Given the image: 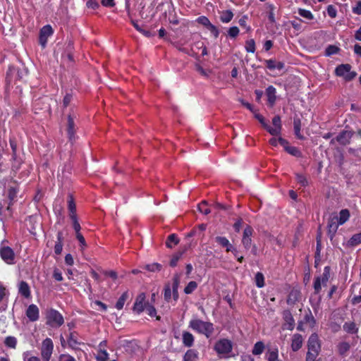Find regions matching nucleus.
Masks as SVG:
<instances>
[{
    "instance_id": "1",
    "label": "nucleus",
    "mask_w": 361,
    "mask_h": 361,
    "mask_svg": "<svg viewBox=\"0 0 361 361\" xmlns=\"http://www.w3.org/2000/svg\"><path fill=\"white\" fill-rule=\"evenodd\" d=\"M188 327L197 334L209 338L214 333V325L210 322H205L198 318H193L189 322Z\"/></svg>"
},
{
    "instance_id": "2",
    "label": "nucleus",
    "mask_w": 361,
    "mask_h": 361,
    "mask_svg": "<svg viewBox=\"0 0 361 361\" xmlns=\"http://www.w3.org/2000/svg\"><path fill=\"white\" fill-rule=\"evenodd\" d=\"M321 351V343L319 336L314 333L310 335L307 341V352L305 361H319L317 359Z\"/></svg>"
},
{
    "instance_id": "3",
    "label": "nucleus",
    "mask_w": 361,
    "mask_h": 361,
    "mask_svg": "<svg viewBox=\"0 0 361 361\" xmlns=\"http://www.w3.org/2000/svg\"><path fill=\"white\" fill-rule=\"evenodd\" d=\"M46 324L53 329L61 326L64 323L63 315L56 310L50 308L45 312Z\"/></svg>"
},
{
    "instance_id": "4",
    "label": "nucleus",
    "mask_w": 361,
    "mask_h": 361,
    "mask_svg": "<svg viewBox=\"0 0 361 361\" xmlns=\"http://www.w3.org/2000/svg\"><path fill=\"white\" fill-rule=\"evenodd\" d=\"M331 268L330 266H326L324 268L323 273L321 276H316L313 283L314 293L317 295L322 290V286H326L327 283L331 277Z\"/></svg>"
},
{
    "instance_id": "5",
    "label": "nucleus",
    "mask_w": 361,
    "mask_h": 361,
    "mask_svg": "<svg viewBox=\"0 0 361 361\" xmlns=\"http://www.w3.org/2000/svg\"><path fill=\"white\" fill-rule=\"evenodd\" d=\"M214 350L219 355L224 357H228V355L232 352L233 343L228 338H221L216 342Z\"/></svg>"
},
{
    "instance_id": "6",
    "label": "nucleus",
    "mask_w": 361,
    "mask_h": 361,
    "mask_svg": "<svg viewBox=\"0 0 361 361\" xmlns=\"http://www.w3.org/2000/svg\"><path fill=\"white\" fill-rule=\"evenodd\" d=\"M351 68L348 63L338 65L335 69V74L337 76L343 77L345 81H351L357 75L356 72L351 71Z\"/></svg>"
},
{
    "instance_id": "7",
    "label": "nucleus",
    "mask_w": 361,
    "mask_h": 361,
    "mask_svg": "<svg viewBox=\"0 0 361 361\" xmlns=\"http://www.w3.org/2000/svg\"><path fill=\"white\" fill-rule=\"evenodd\" d=\"M6 241V240H4L1 242L0 246V257L7 264H14L16 259L15 252L11 247L4 245Z\"/></svg>"
},
{
    "instance_id": "8",
    "label": "nucleus",
    "mask_w": 361,
    "mask_h": 361,
    "mask_svg": "<svg viewBox=\"0 0 361 361\" xmlns=\"http://www.w3.org/2000/svg\"><path fill=\"white\" fill-rule=\"evenodd\" d=\"M353 135V132L350 130H342L336 138L330 141V144L334 145L335 141L338 142L340 145L345 146L350 142V140Z\"/></svg>"
},
{
    "instance_id": "9",
    "label": "nucleus",
    "mask_w": 361,
    "mask_h": 361,
    "mask_svg": "<svg viewBox=\"0 0 361 361\" xmlns=\"http://www.w3.org/2000/svg\"><path fill=\"white\" fill-rule=\"evenodd\" d=\"M54 34V30L50 25L43 26L39 30V43L44 48L47 45L48 38Z\"/></svg>"
},
{
    "instance_id": "10",
    "label": "nucleus",
    "mask_w": 361,
    "mask_h": 361,
    "mask_svg": "<svg viewBox=\"0 0 361 361\" xmlns=\"http://www.w3.org/2000/svg\"><path fill=\"white\" fill-rule=\"evenodd\" d=\"M145 300L146 295L145 293H141L137 296L133 307V311L135 313L140 314L145 310L147 303H149Z\"/></svg>"
},
{
    "instance_id": "11",
    "label": "nucleus",
    "mask_w": 361,
    "mask_h": 361,
    "mask_svg": "<svg viewBox=\"0 0 361 361\" xmlns=\"http://www.w3.org/2000/svg\"><path fill=\"white\" fill-rule=\"evenodd\" d=\"M282 317L283 319L282 329L283 330L293 331L295 323L291 312L289 310H285L282 313Z\"/></svg>"
},
{
    "instance_id": "12",
    "label": "nucleus",
    "mask_w": 361,
    "mask_h": 361,
    "mask_svg": "<svg viewBox=\"0 0 361 361\" xmlns=\"http://www.w3.org/2000/svg\"><path fill=\"white\" fill-rule=\"evenodd\" d=\"M253 232L254 230L250 225H247L243 231L241 243L246 250L251 247Z\"/></svg>"
},
{
    "instance_id": "13",
    "label": "nucleus",
    "mask_w": 361,
    "mask_h": 361,
    "mask_svg": "<svg viewBox=\"0 0 361 361\" xmlns=\"http://www.w3.org/2000/svg\"><path fill=\"white\" fill-rule=\"evenodd\" d=\"M66 132L69 142H71V144H73L76 139V129L74 119L71 114H69L67 117Z\"/></svg>"
},
{
    "instance_id": "14",
    "label": "nucleus",
    "mask_w": 361,
    "mask_h": 361,
    "mask_svg": "<svg viewBox=\"0 0 361 361\" xmlns=\"http://www.w3.org/2000/svg\"><path fill=\"white\" fill-rule=\"evenodd\" d=\"M25 314L30 322H36L39 318V310L36 305L31 304L27 307Z\"/></svg>"
},
{
    "instance_id": "15",
    "label": "nucleus",
    "mask_w": 361,
    "mask_h": 361,
    "mask_svg": "<svg viewBox=\"0 0 361 361\" xmlns=\"http://www.w3.org/2000/svg\"><path fill=\"white\" fill-rule=\"evenodd\" d=\"M272 123L274 128L268 126L267 132L271 135H278L281 133V121L279 116H275L272 118Z\"/></svg>"
},
{
    "instance_id": "16",
    "label": "nucleus",
    "mask_w": 361,
    "mask_h": 361,
    "mask_svg": "<svg viewBox=\"0 0 361 361\" xmlns=\"http://www.w3.org/2000/svg\"><path fill=\"white\" fill-rule=\"evenodd\" d=\"M54 350V343L51 338H45L42 343L41 355L51 356Z\"/></svg>"
},
{
    "instance_id": "17",
    "label": "nucleus",
    "mask_w": 361,
    "mask_h": 361,
    "mask_svg": "<svg viewBox=\"0 0 361 361\" xmlns=\"http://www.w3.org/2000/svg\"><path fill=\"white\" fill-rule=\"evenodd\" d=\"M180 274H175L172 279V295L173 298L175 302H176L179 298V294H178V287L180 285Z\"/></svg>"
},
{
    "instance_id": "18",
    "label": "nucleus",
    "mask_w": 361,
    "mask_h": 361,
    "mask_svg": "<svg viewBox=\"0 0 361 361\" xmlns=\"http://www.w3.org/2000/svg\"><path fill=\"white\" fill-rule=\"evenodd\" d=\"M338 225L339 224L338 223V216H334L329 219L327 224L328 235H329L331 239L333 238L335 233H336Z\"/></svg>"
},
{
    "instance_id": "19",
    "label": "nucleus",
    "mask_w": 361,
    "mask_h": 361,
    "mask_svg": "<svg viewBox=\"0 0 361 361\" xmlns=\"http://www.w3.org/2000/svg\"><path fill=\"white\" fill-rule=\"evenodd\" d=\"M303 339L302 335L295 334L292 337L291 349L293 352L298 351L302 346Z\"/></svg>"
},
{
    "instance_id": "20",
    "label": "nucleus",
    "mask_w": 361,
    "mask_h": 361,
    "mask_svg": "<svg viewBox=\"0 0 361 361\" xmlns=\"http://www.w3.org/2000/svg\"><path fill=\"white\" fill-rule=\"evenodd\" d=\"M264 62L266 63V67L271 71L275 69L281 71L285 66L283 62L276 61L275 59H273L265 60Z\"/></svg>"
},
{
    "instance_id": "21",
    "label": "nucleus",
    "mask_w": 361,
    "mask_h": 361,
    "mask_svg": "<svg viewBox=\"0 0 361 361\" xmlns=\"http://www.w3.org/2000/svg\"><path fill=\"white\" fill-rule=\"evenodd\" d=\"M195 337L189 331H184L182 334V342L184 346L190 348L194 345Z\"/></svg>"
},
{
    "instance_id": "22",
    "label": "nucleus",
    "mask_w": 361,
    "mask_h": 361,
    "mask_svg": "<svg viewBox=\"0 0 361 361\" xmlns=\"http://www.w3.org/2000/svg\"><path fill=\"white\" fill-rule=\"evenodd\" d=\"M18 293L25 298H29L31 297L30 288L26 281H22L20 282L18 286Z\"/></svg>"
},
{
    "instance_id": "23",
    "label": "nucleus",
    "mask_w": 361,
    "mask_h": 361,
    "mask_svg": "<svg viewBox=\"0 0 361 361\" xmlns=\"http://www.w3.org/2000/svg\"><path fill=\"white\" fill-rule=\"evenodd\" d=\"M78 334L76 331H72L69 334V336L67 338V343L68 347L71 349L75 350L77 348V345L80 344L78 341Z\"/></svg>"
},
{
    "instance_id": "24",
    "label": "nucleus",
    "mask_w": 361,
    "mask_h": 361,
    "mask_svg": "<svg viewBox=\"0 0 361 361\" xmlns=\"http://www.w3.org/2000/svg\"><path fill=\"white\" fill-rule=\"evenodd\" d=\"M68 209L69 212V217L77 216L76 214V204L75 202V200L73 197V195L71 193H69L68 195Z\"/></svg>"
},
{
    "instance_id": "25",
    "label": "nucleus",
    "mask_w": 361,
    "mask_h": 361,
    "mask_svg": "<svg viewBox=\"0 0 361 361\" xmlns=\"http://www.w3.org/2000/svg\"><path fill=\"white\" fill-rule=\"evenodd\" d=\"M276 88L272 85H269L266 89V94L267 97V100H268L269 104L271 106H273L276 102Z\"/></svg>"
},
{
    "instance_id": "26",
    "label": "nucleus",
    "mask_w": 361,
    "mask_h": 361,
    "mask_svg": "<svg viewBox=\"0 0 361 361\" xmlns=\"http://www.w3.org/2000/svg\"><path fill=\"white\" fill-rule=\"evenodd\" d=\"M197 360L198 352L195 349L188 350L183 356V361H197Z\"/></svg>"
},
{
    "instance_id": "27",
    "label": "nucleus",
    "mask_w": 361,
    "mask_h": 361,
    "mask_svg": "<svg viewBox=\"0 0 361 361\" xmlns=\"http://www.w3.org/2000/svg\"><path fill=\"white\" fill-rule=\"evenodd\" d=\"M95 360L96 361H118L117 360H109V354L106 350H97Z\"/></svg>"
},
{
    "instance_id": "28",
    "label": "nucleus",
    "mask_w": 361,
    "mask_h": 361,
    "mask_svg": "<svg viewBox=\"0 0 361 361\" xmlns=\"http://www.w3.org/2000/svg\"><path fill=\"white\" fill-rule=\"evenodd\" d=\"M18 188L16 186H10L8 190V202H11V204H14L16 202V199L17 197V195L18 193Z\"/></svg>"
},
{
    "instance_id": "29",
    "label": "nucleus",
    "mask_w": 361,
    "mask_h": 361,
    "mask_svg": "<svg viewBox=\"0 0 361 361\" xmlns=\"http://www.w3.org/2000/svg\"><path fill=\"white\" fill-rule=\"evenodd\" d=\"M343 328L345 332L351 334H357L358 331V328L353 322H345Z\"/></svg>"
},
{
    "instance_id": "30",
    "label": "nucleus",
    "mask_w": 361,
    "mask_h": 361,
    "mask_svg": "<svg viewBox=\"0 0 361 361\" xmlns=\"http://www.w3.org/2000/svg\"><path fill=\"white\" fill-rule=\"evenodd\" d=\"M233 16V13L231 10L223 11L220 15V20L224 23H228L231 21Z\"/></svg>"
},
{
    "instance_id": "31",
    "label": "nucleus",
    "mask_w": 361,
    "mask_h": 361,
    "mask_svg": "<svg viewBox=\"0 0 361 361\" xmlns=\"http://www.w3.org/2000/svg\"><path fill=\"white\" fill-rule=\"evenodd\" d=\"M350 218V212L347 209H341L338 217V223L340 225L344 224Z\"/></svg>"
},
{
    "instance_id": "32",
    "label": "nucleus",
    "mask_w": 361,
    "mask_h": 361,
    "mask_svg": "<svg viewBox=\"0 0 361 361\" xmlns=\"http://www.w3.org/2000/svg\"><path fill=\"white\" fill-rule=\"evenodd\" d=\"M293 127H294V133L295 136L300 139L303 140L304 136L301 135L300 133V129H301V121L300 118H294L293 120Z\"/></svg>"
},
{
    "instance_id": "33",
    "label": "nucleus",
    "mask_w": 361,
    "mask_h": 361,
    "mask_svg": "<svg viewBox=\"0 0 361 361\" xmlns=\"http://www.w3.org/2000/svg\"><path fill=\"white\" fill-rule=\"evenodd\" d=\"M179 239L178 235L175 233L170 234L166 240V245L169 248H172L173 245H178Z\"/></svg>"
},
{
    "instance_id": "34",
    "label": "nucleus",
    "mask_w": 361,
    "mask_h": 361,
    "mask_svg": "<svg viewBox=\"0 0 361 361\" xmlns=\"http://www.w3.org/2000/svg\"><path fill=\"white\" fill-rule=\"evenodd\" d=\"M265 349V345L262 341H257L252 350V353L254 355H260Z\"/></svg>"
},
{
    "instance_id": "35",
    "label": "nucleus",
    "mask_w": 361,
    "mask_h": 361,
    "mask_svg": "<svg viewBox=\"0 0 361 361\" xmlns=\"http://www.w3.org/2000/svg\"><path fill=\"white\" fill-rule=\"evenodd\" d=\"M300 293L297 290H292L288 295L287 304L293 305L299 299Z\"/></svg>"
},
{
    "instance_id": "36",
    "label": "nucleus",
    "mask_w": 361,
    "mask_h": 361,
    "mask_svg": "<svg viewBox=\"0 0 361 361\" xmlns=\"http://www.w3.org/2000/svg\"><path fill=\"white\" fill-rule=\"evenodd\" d=\"M17 338L12 336L6 337L4 344L6 347L12 349H16L17 346Z\"/></svg>"
},
{
    "instance_id": "37",
    "label": "nucleus",
    "mask_w": 361,
    "mask_h": 361,
    "mask_svg": "<svg viewBox=\"0 0 361 361\" xmlns=\"http://www.w3.org/2000/svg\"><path fill=\"white\" fill-rule=\"evenodd\" d=\"M267 355V361H281L279 359V350L277 348L269 350Z\"/></svg>"
},
{
    "instance_id": "38",
    "label": "nucleus",
    "mask_w": 361,
    "mask_h": 361,
    "mask_svg": "<svg viewBox=\"0 0 361 361\" xmlns=\"http://www.w3.org/2000/svg\"><path fill=\"white\" fill-rule=\"evenodd\" d=\"M128 294L127 292H124L121 296L120 298L118 299L116 305H115V307L118 310H121L123 309V305L126 301V300L128 299Z\"/></svg>"
},
{
    "instance_id": "39",
    "label": "nucleus",
    "mask_w": 361,
    "mask_h": 361,
    "mask_svg": "<svg viewBox=\"0 0 361 361\" xmlns=\"http://www.w3.org/2000/svg\"><path fill=\"white\" fill-rule=\"evenodd\" d=\"M255 282L257 288H262L265 286L264 276L262 272H257L255 276Z\"/></svg>"
},
{
    "instance_id": "40",
    "label": "nucleus",
    "mask_w": 361,
    "mask_h": 361,
    "mask_svg": "<svg viewBox=\"0 0 361 361\" xmlns=\"http://www.w3.org/2000/svg\"><path fill=\"white\" fill-rule=\"evenodd\" d=\"M302 322L305 324H309L310 326H314L316 321L310 310L305 314Z\"/></svg>"
},
{
    "instance_id": "41",
    "label": "nucleus",
    "mask_w": 361,
    "mask_h": 361,
    "mask_svg": "<svg viewBox=\"0 0 361 361\" xmlns=\"http://www.w3.org/2000/svg\"><path fill=\"white\" fill-rule=\"evenodd\" d=\"M197 288V283L196 281H190L184 288V293L187 295L193 293Z\"/></svg>"
},
{
    "instance_id": "42",
    "label": "nucleus",
    "mask_w": 361,
    "mask_h": 361,
    "mask_svg": "<svg viewBox=\"0 0 361 361\" xmlns=\"http://www.w3.org/2000/svg\"><path fill=\"white\" fill-rule=\"evenodd\" d=\"M145 310H146L147 313L149 316H150L152 317L156 316L157 320L161 319L160 316H157V310H156V308L154 307V305H150L149 303H147Z\"/></svg>"
},
{
    "instance_id": "43",
    "label": "nucleus",
    "mask_w": 361,
    "mask_h": 361,
    "mask_svg": "<svg viewBox=\"0 0 361 361\" xmlns=\"http://www.w3.org/2000/svg\"><path fill=\"white\" fill-rule=\"evenodd\" d=\"M348 244L350 246H356L361 244V232L354 234L348 240Z\"/></svg>"
},
{
    "instance_id": "44",
    "label": "nucleus",
    "mask_w": 361,
    "mask_h": 361,
    "mask_svg": "<svg viewBox=\"0 0 361 361\" xmlns=\"http://www.w3.org/2000/svg\"><path fill=\"white\" fill-rule=\"evenodd\" d=\"M197 209L200 212H201L202 214H203L204 215H207L211 212V210L209 208L207 202L206 201L201 202L197 205Z\"/></svg>"
},
{
    "instance_id": "45",
    "label": "nucleus",
    "mask_w": 361,
    "mask_h": 361,
    "mask_svg": "<svg viewBox=\"0 0 361 361\" xmlns=\"http://www.w3.org/2000/svg\"><path fill=\"white\" fill-rule=\"evenodd\" d=\"M245 50L248 53H255L256 50L255 42L253 39H248L245 42Z\"/></svg>"
},
{
    "instance_id": "46",
    "label": "nucleus",
    "mask_w": 361,
    "mask_h": 361,
    "mask_svg": "<svg viewBox=\"0 0 361 361\" xmlns=\"http://www.w3.org/2000/svg\"><path fill=\"white\" fill-rule=\"evenodd\" d=\"M164 291V300L167 302H169L171 300V295H172V288L169 283H167L165 285Z\"/></svg>"
},
{
    "instance_id": "47",
    "label": "nucleus",
    "mask_w": 361,
    "mask_h": 361,
    "mask_svg": "<svg viewBox=\"0 0 361 361\" xmlns=\"http://www.w3.org/2000/svg\"><path fill=\"white\" fill-rule=\"evenodd\" d=\"M288 154H291L292 156H294L295 157L300 158L302 157V152L300 150L293 146H290L289 147H286V151Z\"/></svg>"
},
{
    "instance_id": "48",
    "label": "nucleus",
    "mask_w": 361,
    "mask_h": 361,
    "mask_svg": "<svg viewBox=\"0 0 361 361\" xmlns=\"http://www.w3.org/2000/svg\"><path fill=\"white\" fill-rule=\"evenodd\" d=\"M340 49L336 45H329L325 50V55L330 56L339 52Z\"/></svg>"
},
{
    "instance_id": "49",
    "label": "nucleus",
    "mask_w": 361,
    "mask_h": 361,
    "mask_svg": "<svg viewBox=\"0 0 361 361\" xmlns=\"http://www.w3.org/2000/svg\"><path fill=\"white\" fill-rule=\"evenodd\" d=\"M298 14L300 16L310 20L314 19V15L312 13V12L304 8H298Z\"/></svg>"
},
{
    "instance_id": "50",
    "label": "nucleus",
    "mask_w": 361,
    "mask_h": 361,
    "mask_svg": "<svg viewBox=\"0 0 361 361\" xmlns=\"http://www.w3.org/2000/svg\"><path fill=\"white\" fill-rule=\"evenodd\" d=\"M248 20V17L247 15L243 16L238 20V23L240 27L245 28L246 32H250L251 30V27L247 25V21Z\"/></svg>"
},
{
    "instance_id": "51",
    "label": "nucleus",
    "mask_w": 361,
    "mask_h": 361,
    "mask_svg": "<svg viewBox=\"0 0 361 361\" xmlns=\"http://www.w3.org/2000/svg\"><path fill=\"white\" fill-rule=\"evenodd\" d=\"M295 178L298 183H299L302 187H306L308 185V180L306 176L301 173H296Z\"/></svg>"
},
{
    "instance_id": "52",
    "label": "nucleus",
    "mask_w": 361,
    "mask_h": 361,
    "mask_svg": "<svg viewBox=\"0 0 361 361\" xmlns=\"http://www.w3.org/2000/svg\"><path fill=\"white\" fill-rule=\"evenodd\" d=\"M70 219L72 221L73 228L75 231V234L80 233L81 226L79 224L78 216H71Z\"/></svg>"
},
{
    "instance_id": "53",
    "label": "nucleus",
    "mask_w": 361,
    "mask_h": 361,
    "mask_svg": "<svg viewBox=\"0 0 361 361\" xmlns=\"http://www.w3.org/2000/svg\"><path fill=\"white\" fill-rule=\"evenodd\" d=\"M338 352L341 355H345L350 349V345L347 342H342L338 345Z\"/></svg>"
},
{
    "instance_id": "54",
    "label": "nucleus",
    "mask_w": 361,
    "mask_h": 361,
    "mask_svg": "<svg viewBox=\"0 0 361 361\" xmlns=\"http://www.w3.org/2000/svg\"><path fill=\"white\" fill-rule=\"evenodd\" d=\"M239 32H240V30L237 26L231 27L228 30V35L231 39L236 38L238 36Z\"/></svg>"
},
{
    "instance_id": "55",
    "label": "nucleus",
    "mask_w": 361,
    "mask_h": 361,
    "mask_svg": "<svg viewBox=\"0 0 361 361\" xmlns=\"http://www.w3.org/2000/svg\"><path fill=\"white\" fill-rule=\"evenodd\" d=\"M206 28L211 32L215 39L219 37L220 32L216 25L210 23Z\"/></svg>"
},
{
    "instance_id": "56",
    "label": "nucleus",
    "mask_w": 361,
    "mask_h": 361,
    "mask_svg": "<svg viewBox=\"0 0 361 361\" xmlns=\"http://www.w3.org/2000/svg\"><path fill=\"white\" fill-rule=\"evenodd\" d=\"M228 239L224 236L218 235L215 237V242L222 247L228 245Z\"/></svg>"
},
{
    "instance_id": "57",
    "label": "nucleus",
    "mask_w": 361,
    "mask_h": 361,
    "mask_svg": "<svg viewBox=\"0 0 361 361\" xmlns=\"http://www.w3.org/2000/svg\"><path fill=\"white\" fill-rule=\"evenodd\" d=\"M13 205V204H11V202L8 203V205L6 208V213L4 214V221L13 217V209H12Z\"/></svg>"
},
{
    "instance_id": "58",
    "label": "nucleus",
    "mask_w": 361,
    "mask_h": 361,
    "mask_svg": "<svg viewBox=\"0 0 361 361\" xmlns=\"http://www.w3.org/2000/svg\"><path fill=\"white\" fill-rule=\"evenodd\" d=\"M182 255H183V252H181L174 254L171 259V261L169 263L170 266L172 267H176L177 263H178V260L180 259Z\"/></svg>"
},
{
    "instance_id": "59",
    "label": "nucleus",
    "mask_w": 361,
    "mask_h": 361,
    "mask_svg": "<svg viewBox=\"0 0 361 361\" xmlns=\"http://www.w3.org/2000/svg\"><path fill=\"white\" fill-rule=\"evenodd\" d=\"M162 266L159 263H152L150 264L146 265V269L149 271H160L161 269Z\"/></svg>"
},
{
    "instance_id": "60",
    "label": "nucleus",
    "mask_w": 361,
    "mask_h": 361,
    "mask_svg": "<svg viewBox=\"0 0 361 361\" xmlns=\"http://www.w3.org/2000/svg\"><path fill=\"white\" fill-rule=\"evenodd\" d=\"M58 361H76V360L70 354L63 353L59 356Z\"/></svg>"
},
{
    "instance_id": "61",
    "label": "nucleus",
    "mask_w": 361,
    "mask_h": 361,
    "mask_svg": "<svg viewBox=\"0 0 361 361\" xmlns=\"http://www.w3.org/2000/svg\"><path fill=\"white\" fill-rule=\"evenodd\" d=\"M327 13L329 17L334 18L337 16V10L333 5H329L326 8Z\"/></svg>"
},
{
    "instance_id": "62",
    "label": "nucleus",
    "mask_w": 361,
    "mask_h": 361,
    "mask_svg": "<svg viewBox=\"0 0 361 361\" xmlns=\"http://www.w3.org/2000/svg\"><path fill=\"white\" fill-rule=\"evenodd\" d=\"M197 22L198 23L202 25L205 27H207L211 23L209 18L207 17L203 16L198 17L197 19Z\"/></svg>"
},
{
    "instance_id": "63",
    "label": "nucleus",
    "mask_w": 361,
    "mask_h": 361,
    "mask_svg": "<svg viewBox=\"0 0 361 361\" xmlns=\"http://www.w3.org/2000/svg\"><path fill=\"white\" fill-rule=\"evenodd\" d=\"M9 143L11 148L12 149V154L13 157H15L16 156L17 153V142L15 138H10L9 139Z\"/></svg>"
},
{
    "instance_id": "64",
    "label": "nucleus",
    "mask_w": 361,
    "mask_h": 361,
    "mask_svg": "<svg viewBox=\"0 0 361 361\" xmlns=\"http://www.w3.org/2000/svg\"><path fill=\"white\" fill-rule=\"evenodd\" d=\"M255 118L256 119H257L259 121V122L262 124L263 128H264L267 130V128H268L269 125L265 121V119H264V116L262 115L259 114H255Z\"/></svg>"
}]
</instances>
